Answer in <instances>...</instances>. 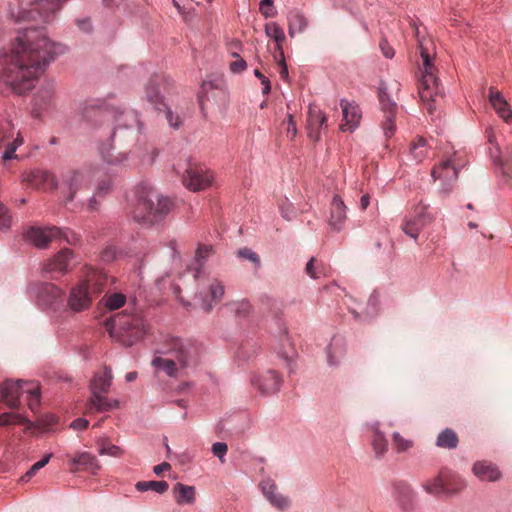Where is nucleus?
Instances as JSON below:
<instances>
[{"label":"nucleus","mask_w":512,"mask_h":512,"mask_svg":"<svg viewBox=\"0 0 512 512\" xmlns=\"http://www.w3.org/2000/svg\"><path fill=\"white\" fill-rule=\"evenodd\" d=\"M68 48L51 39L44 27H28L17 32L8 48L0 51V92L25 94Z\"/></svg>","instance_id":"nucleus-1"},{"label":"nucleus","mask_w":512,"mask_h":512,"mask_svg":"<svg viewBox=\"0 0 512 512\" xmlns=\"http://www.w3.org/2000/svg\"><path fill=\"white\" fill-rule=\"evenodd\" d=\"M136 204L131 214L135 222L152 226L164 220L174 208L172 199L155 193L150 184L142 182L134 189Z\"/></svg>","instance_id":"nucleus-2"},{"label":"nucleus","mask_w":512,"mask_h":512,"mask_svg":"<svg viewBox=\"0 0 512 512\" xmlns=\"http://www.w3.org/2000/svg\"><path fill=\"white\" fill-rule=\"evenodd\" d=\"M97 107L111 114L116 123L111 134L113 145L125 147L139 142L143 133V124L140 122L137 112L121 110L120 107L106 103V101Z\"/></svg>","instance_id":"nucleus-3"},{"label":"nucleus","mask_w":512,"mask_h":512,"mask_svg":"<svg viewBox=\"0 0 512 512\" xmlns=\"http://www.w3.org/2000/svg\"><path fill=\"white\" fill-rule=\"evenodd\" d=\"M107 277L101 271L92 270L86 278L74 285L67 298V308L71 312H84L92 306L93 301L103 291Z\"/></svg>","instance_id":"nucleus-4"},{"label":"nucleus","mask_w":512,"mask_h":512,"mask_svg":"<svg viewBox=\"0 0 512 512\" xmlns=\"http://www.w3.org/2000/svg\"><path fill=\"white\" fill-rule=\"evenodd\" d=\"M212 253V246L201 245L198 247L195 253V260L197 266L194 268V278L198 281V292L196 299L200 300V306L205 312H210L213 308L212 302L220 301L224 296V285L217 278L208 279L206 283H203L201 278V271L204 265V261Z\"/></svg>","instance_id":"nucleus-5"},{"label":"nucleus","mask_w":512,"mask_h":512,"mask_svg":"<svg viewBox=\"0 0 512 512\" xmlns=\"http://www.w3.org/2000/svg\"><path fill=\"white\" fill-rule=\"evenodd\" d=\"M148 333V326L139 313L127 314L126 311L111 319L110 334L124 346L130 347L141 341Z\"/></svg>","instance_id":"nucleus-6"},{"label":"nucleus","mask_w":512,"mask_h":512,"mask_svg":"<svg viewBox=\"0 0 512 512\" xmlns=\"http://www.w3.org/2000/svg\"><path fill=\"white\" fill-rule=\"evenodd\" d=\"M420 55L423 60L422 76L418 86V93L421 101L426 105L429 114L435 111V104L442 98V87L434 71L435 67L432 63L428 51L424 48L423 42L418 41Z\"/></svg>","instance_id":"nucleus-7"},{"label":"nucleus","mask_w":512,"mask_h":512,"mask_svg":"<svg viewBox=\"0 0 512 512\" xmlns=\"http://www.w3.org/2000/svg\"><path fill=\"white\" fill-rule=\"evenodd\" d=\"M166 353L173 355L175 360L171 358L154 357L152 366L157 370L165 372L169 377H175L177 375L176 361L182 367H186L191 363V346L184 344L181 339H172L171 347Z\"/></svg>","instance_id":"nucleus-8"},{"label":"nucleus","mask_w":512,"mask_h":512,"mask_svg":"<svg viewBox=\"0 0 512 512\" xmlns=\"http://www.w3.org/2000/svg\"><path fill=\"white\" fill-rule=\"evenodd\" d=\"M28 293L44 309L57 312L63 307L64 291L53 283H33L28 286Z\"/></svg>","instance_id":"nucleus-9"},{"label":"nucleus","mask_w":512,"mask_h":512,"mask_svg":"<svg viewBox=\"0 0 512 512\" xmlns=\"http://www.w3.org/2000/svg\"><path fill=\"white\" fill-rule=\"evenodd\" d=\"M212 181V173L204 165L196 163H189L182 177L183 185L193 192L207 189Z\"/></svg>","instance_id":"nucleus-10"},{"label":"nucleus","mask_w":512,"mask_h":512,"mask_svg":"<svg viewBox=\"0 0 512 512\" xmlns=\"http://www.w3.org/2000/svg\"><path fill=\"white\" fill-rule=\"evenodd\" d=\"M434 220V216L429 212V206L420 204L415 207L413 216L406 218L401 226L402 231L417 240L419 233Z\"/></svg>","instance_id":"nucleus-11"},{"label":"nucleus","mask_w":512,"mask_h":512,"mask_svg":"<svg viewBox=\"0 0 512 512\" xmlns=\"http://www.w3.org/2000/svg\"><path fill=\"white\" fill-rule=\"evenodd\" d=\"M258 488L264 499L276 510L286 511L291 506V499L278 491L276 482L270 477L263 478Z\"/></svg>","instance_id":"nucleus-12"},{"label":"nucleus","mask_w":512,"mask_h":512,"mask_svg":"<svg viewBox=\"0 0 512 512\" xmlns=\"http://www.w3.org/2000/svg\"><path fill=\"white\" fill-rule=\"evenodd\" d=\"M73 259V251L64 248L43 265V270L49 273L52 279H59L70 271Z\"/></svg>","instance_id":"nucleus-13"},{"label":"nucleus","mask_w":512,"mask_h":512,"mask_svg":"<svg viewBox=\"0 0 512 512\" xmlns=\"http://www.w3.org/2000/svg\"><path fill=\"white\" fill-rule=\"evenodd\" d=\"M282 382V378L275 370H266L251 377L252 386L262 395L277 393Z\"/></svg>","instance_id":"nucleus-14"},{"label":"nucleus","mask_w":512,"mask_h":512,"mask_svg":"<svg viewBox=\"0 0 512 512\" xmlns=\"http://www.w3.org/2000/svg\"><path fill=\"white\" fill-rule=\"evenodd\" d=\"M224 97L225 89L221 79L205 80L202 82L198 92V102L203 113L208 102L217 103Z\"/></svg>","instance_id":"nucleus-15"},{"label":"nucleus","mask_w":512,"mask_h":512,"mask_svg":"<svg viewBox=\"0 0 512 512\" xmlns=\"http://www.w3.org/2000/svg\"><path fill=\"white\" fill-rule=\"evenodd\" d=\"M14 136V128L9 120L0 122V148L5 147V151L2 154L4 160H10L15 158L16 149L22 145L23 139L20 134L17 133V137L10 141Z\"/></svg>","instance_id":"nucleus-16"},{"label":"nucleus","mask_w":512,"mask_h":512,"mask_svg":"<svg viewBox=\"0 0 512 512\" xmlns=\"http://www.w3.org/2000/svg\"><path fill=\"white\" fill-rule=\"evenodd\" d=\"M61 229L56 226L30 227L26 232V240L33 246L44 249L49 243L58 238Z\"/></svg>","instance_id":"nucleus-17"},{"label":"nucleus","mask_w":512,"mask_h":512,"mask_svg":"<svg viewBox=\"0 0 512 512\" xmlns=\"http://www.w3.org/2000/svg\"><path fill=\"white\" fill-rule=\"evenodd\" d=\"M347 220V206L339 195H334L329 209L328 225L331 231L341 232Z\"/></svg>","instance_id":"nucleus-18"},{"label":"nucleus","mask_w":512,"mask_h":512,"mask_svg":"<svg viewBox=\"0 0 512 512\" xmlns=\"http://www.w3.org/2000/svg\"><path fill=\"white\" fill-rule=\"evenodd\" d=\"M340 106L343 114L340 129L343 132H353L360 124L362 116L360 107L354 101H348L347 99H341Z\"/></svg>","instance_id":"nucleus-19"},{"label":"nucleus","mask_w":512,"mask_h":512,"mask_svg":"<svg viewBox=\"0 0 512 512\" xmlns=\"http://www.w3.org/2000/svg\"><path fill=\"white\" fill-rule=\"evenodd\" d=\"M26 381L6 380L0 385V400L5 402L10 408H16L20 397L25 393Z\"/></svg>","instance_id":"nucleus-20"},{"label":"nucleus","mask_w":512,"mask_h":512,"mask_svg":"<svg viewBox=\"0 0 512 512\" xmlns=\"http://www.w3.org/2000/svg\"><path fill=\"white\" fill-rule=\"evenodd\" d=\"M461 165L457 155L454 154L435 166L431 171V176L434 180L457 181Z\"/></svg>","instance_id":"nucleus-21"},{"label":"nucleus","mask_w":512,"mask_h":512,"mask_svg":"<svg viewBox=\"0 0 512 512\" xmlns=\"http://www.w3.org/2000/svg\"><path fill=\"white\" fill-rule=\"evenodd\" d=\"M323 127H327V117L317 106L310 105L307 116V136L318 141Z\"/></svg>","instance_id":"nucleus-22"},{"label":"nucleus","mask_w":512,"mask_h":512,"mask_svg":"<svg viewBox=\"0 0 512 512\" xmlns=\"http://www.w3.org/2000/svg\"><path fill=\"white\" fill-rule=\"evenodd\" d=\"M326 359L329 367H338L346 354V343L343 337L335 335L326 347Z\"/></svg>","instance_id":"nucleus-23"},{"label":"nucleus","mask_w":512,"mask_h":512,"mask_svg":"<svg viewBox=\"0 0 512 512\" xmlns=\"http://www.w3.org/2000/svg\"><path fill=\"white\" fill-rule=\"evenodd\" d=\"M465 486H466L465 481L459 480L457 488H450L449 486L446 487V480L443 478V475L441 473L440 475L436 476L435 478L427 481L423 485V488L425 489V491L427 493L438 496V495H442V494L457 493V492L461 491L462 489H464Z\"/></svg>","instance_id":"nucleus-24"},{"label":"nucleus","mask_w":512,"mask_h":512,"mask_svg":"<svg viewBox=\"0 0 512 512\" xmlns=\"http://www.w3.org/2000/svg\"><path fill=\"white\" fill-rule=\"evenodd\" d=\"M104 161L110 166H124L132 167L136 166L138 162L143 161V157L137 153L136 150H130L129 152H120L118 155H105L103 152Z\"/></svg>","instance_id":"nucleus-25"},{"label":"nucleus","mask_w":512,"mask_h":512,"mask_svg":"<svg viewBox=\"0 0 512 512\" xmlns=\"http://www.w3.org/2000/svg\"><path fill=\"white\" fill-rule=\"evenodd\" d=\"M489 101L499 117L506 123L512 122V110L501 92L494 91L493 88H490Z\"/></svg>","instance_id":"nucleus-26"},{"label":"nucleus","mask_w":512,"mask_h":512,"mask_svg":"<svg viewBox=\"0 0 512 512\" xmlns=\"http://www.w3.org/2000/svg\"><path fill=\"white\" fill-rule=\"evenodd\" d=\"M472 470L480 481L494 482L499 480L501 477V472L498 467L487 461L475 462Z\"/></svg>","instance_id":"nucleus-27"},{"label":"nucleus","mask_w":512,"mask_h":512,"mask_svg":"<svg viewBox=\"0 0 512 512\" xmlns=\"http://www.w3.org/2000/svg\"><path fill=\"white\" fill-rule=\"evenodd\" d=\"M113 379L112 369L104 366L103 371L96 372L90 382L91 394L107 393Z\"/></svg>","instance_id":"nucleus-28"},{"label":"nucleus","mask_w":512,"mask_h":512,"mask_svg":"<svg viewBox=\"0 0 512 512\" xmlns=\"http://www.w3.org/2000/svg\"><path fill=\"white\" fill-rule=\"evenodd\" d=\"M367 427L373 433L371 440L373 450L376 456L381 458L388 450V441L385 434L380 430V423L378 421L367 424Z\"/></svg>","instance_id":"nucleus-29"},{"label":"nucleus","mask_w":512,"mask_h":512,"mask_svg":"<svg viewBox=\"0 0 512 512\" xmlns=\"http://www.w3.org/2000/svg\"><path fill=\"white\" fill-rule=\"evenodd\" d=\"M71 463L91 472L93 475L98 474L101 469V464L97 457L86 451L77 453L72 458Z\"/></svg>","instance_id":"nucleus-30"},{"label":"nucleus","mask_w":512,"mask_h":512,"mask_svg":"<svg viewBox=\"0 0 512 512\" xmlns=\"http://www.w3.org/2000/svg\"><path fill=\"white\" fill-rule=\"evenodd\" d=\"M161 82V77L156 75L148 81L145 87V94L147 101L156 109L160 110L161 107H164L165 104L163 102V96L159 90V85Z\"/></svg>","instance_id":"nucleus-31"},{"label":"nucleus","mask_w":512,"mask_h":512,"mask_svg":"<svg viewBox=\"0 0 512 512\" xmlns=\"http://www.w3.org/2000/svg\"><path fill=\"white\" fill-rule=\"evenodd\" d=\"M288 33L293 38L297 33H302L308 26V20L304 13L296 8L291 9L287 15Z\"/></svg>","instance_id":"nucleus-32"},{"label":"nucleus","mask_w":512,"mask_h":512,"mask_svg":"<svg viewBox=\"0 0 512 512\" xmlns=\"http://www.w3.org/2000/svg\"><path fill=\"white\" fill-rule=\"evenodd\" d=\"M113 188L112 176L106 179L100 180L97 183L94 194L88 200V208L90 211H97L99 208V202L97 198H104L108 195Z\"/></svg>","instance_id":"nucleus-33"},{"label":"nucleus","mask_w":512,"mask_h":512,"mask_svg":"<svg viewBox=\"0 0 512 512\" xmlns=\"http://www.w3.org/2000/svg\"><path fill=\"white\" fill-rule=\"evenodd\" d=\"M489 142L492 145L490 150V156L494 162L495 165L499 166L501 169V172L504 176H506L508 179H512V158H506L505 160H502L500 156V150L498 145L493 144L492 137L489 138Z\"/></svg>","instance_id":"nucleus-34"},{"label":"nucleus","mask_w":512,"mask_h":512,"mask_svg":"<svg viewBox=\"0 0 512 512\" xmlns=\"http://www.w3.org/2000/svg\"><path fill=\"white\" fill-rule=\"evenodd\" d=\"M84 175L79 171H70L64 176V184L68 189L66 201H72L74 196L84 183Z\"/></svg>","instance_id":"nucleus-35"},{"label":"nucleus","mask_w":512,"mask_h":512,"mask_svg":"<svg viewBox=\"0 0 512 512\" xmlns=\"http://www.w3.org/2000/svg\"><path fill=\"white\" fill-rule=\"evenodd\" d=\"M104 394H91L89 402L92 409L98 412H108L118 407L119 401L117 399H108Z\"/></svg>","instance_id":"nucleus-36"},{"label":"nucleus","mask_w":512,"mask_h":512,"mask_svg":"<svg viewBox=\"0 0 512 512\" xmlns=\"http://www.w3.org/2000/svg\"><path fill=\"white\" fill-rule=\"evenodd\" d=\"M175 494V501L179 505L194 504L195 503V487L176 483L173 487Z\"/></svg>","instance_id":"nucleus-37"},{"label":"nucleus","mask_w":512,"mask_h":512,"mask_svg":"<svg viewBox=\"0 0 512 512\" xmlns=\"http://www.w3.org/2000/svg\"><path fill=\"white\" fill-rule=\"evenodd\" d=\"M458 442L457 434L452 429L446 428L438 434L436 446L451 450L457 447Z\"/></svg>","instance_id":"nucleus-38"},{"label":"nucleus","mask_w":512,"mask_h":512,"mask_svg":"<svg viewBox=\"0 0 512 512\" xmlns=\"http://www.w3.org/2000/svg\"><path fill=\"white\" fill-rule=\"evenodd\" d=\"M387 90H388V88H387L386 82L381 80L379 82V86H378L379 102H380L382 110L385 113H390L391 114V112H396L397 104H396V102L394 100H392L390 98V96L387 93Z\"/></svg>","instance_id":"nucleus-39"},{"label":"nucleus","mask_w":512,"mask_h":512,"mask_svg":"<svg viewBox=\"0 0 512 512\" xmlns=\"http://www.w3.org/2000/svg\"><path fill=\"white\" fill-rule=\"evenodd\" d=\"M265 33L276 42L279 55L283 56L282 43L285 40L283 28L276 22H270L265 25Z\"/></svg>","instance_id":"nucleus-40"},{"label":"nucleus","mask_w":512,"mask_h":512,"mask_svg":"<svg viewBox=\"0 0 512 512\" xmlns=\"http://www.w3.org/2000/svg\"><path fill=\"white\" fill-rule=\"evenodd\" d=\"M24 385L25 393L28 397V406L31 409V411L36 412L40 406V387L39 384L35 381L32 382H25Z\"/></svg>","instance_id":"nucleus-41"},{"label":"nucleus","mask_w":512,"mask_h":512,"mask_svg":"<svg viewBox=\"0 0 512 512\" xmlns=\"http://www.w3.org/2000/svg\"><path fill=\"white\" fill-rule=\"evenodd\" d=\"M135 488L139 492L154 491L158 494H164L169 489V484L164 480L138 481Z\"/></svg>","instance_id":"nucleus-42"},{"label":"nucleus","mask_w":512,"mask_h":512,"mask_svg":"<svg viewBox=\"0 0 512 512\" xmlns=\"http://www.w3.org/2000/svg\"><path fill=\"white\" fill-rule=\"evenodd\" d=\"M410 153L417 162H422L428 156L427 141L423 137H418L410 145Z\"/></svg>","instance_id":"nucleus-43"},{"label":"nucleus","mask_w":512,"mask_h":512,"mask_svg":"<svg viewBox=\"0 0 512 512\" xmlns=\"http://www.w3.org/2000/svg\"><path fill=\"white\" fill-rule=\"evenodd\" d=\"M97 444L100 456L121 457L124 454V450L120 446L111 444L104 439L99 440Z\"/></svg>","instance_id":"nucleus-44"},{"label":"nucleus","mask_w":512,"mask_h":512,"mask_svg":"<svg viewBox=\"0 0 512 512\" xmlns=\"http://www.w3.org/2000/svg\"><path fill=\"white\" fill-rule=\"evenodd\" d=\"M226 307L240 318L247 317L251 312V304L246 299L229 302Z\"/></svg>","instance_id":"nucleus-45"},{"label":"nucleus","mask_w":512,"mask_h":512,"mask_svg":"<svg viewBox=\"0 0 512 512\" xmlns=\"http://www.w3.org/2000/svg\"><path fill=\"white\" fill-rule=\"evenodd\" d=\"M26 423H30V421L22 414L14 412H4L0 414V427Z\"/></svg>","instance_id":"nucleus-46"},{"label":"nucleus","mask_w":512,"mask_h":512,"mask_svg":"<svg viewBox=\"0 0 512 512\" xmlns=\"http://www.w3.org/2000/svg\"><path fill=\"white\" fill-rule=\"evenodd\" d=\"M108 310H116L121 308L126 302V296L123 293H112L105 295L102 299Z\"/></svg>","instance_id":"nucleus-47"},{"label":"nucleus","mask_w":512,"mask_h":512,"mask_svg":"<svg viewBox=\"0 0 512 512\" xmlns=\"http://www.w3.org/2000/svg\"><path fill=\"white\" fill-rule=\"evenodd\" d=\"M377 306H378V297L376 295H371L368 300L366 312L364 315H361L360 313H358L356 310H353V309H350V311L354 315L355 319H367V318H371L374 315H376V313L378 311Z\"/></svg>","instance_id":"nucleus-48"},{"label":"nucleus","mask_w":512,"mask_h":512,"mask_svg":"<svg viewBox=\"0 0 512 512\" xmlns=\"http://www.w3.org/2000/svg\"><path fill=\"white\" fill-rule=\"evenodd\" d=\"M392 443L397 453L405 452L413 446V441L403 438L399 432L392 434Z\"/></svg>","instance_id":"nucleus-49"},{"label":"nucleus","mask_w":512,"mask_h":512,"mask_svg":"<svg viewBox=\"0 0 512 512\" xmlns=\"http://www.w3.org/2000/svg\"><path fill=\"white\" fill-rule=\"evenodd\" d=\"M51 456H52V454H50V453L46 454L41 460L34 463L29 468V470L25 473V475L21 477V481L22 482L29 481L40 469H42L49 463Z\"/></svg>","instance_id":"nucleus-50"},{"label":"nucleus","mask_w":512,"mask_h":512,"mask_svg":"<svg viewBox=\"0 0 512 512\" xmlns=\"http://www.w3.org/2000/svg\"><path fill=\"white\" fill-rule=\"evenodd\" d=\"M121 251L114 245H107L100 253V258L103 262L109 263L119 258Z\"/></svg>","instance_id":"nucleus-51"},{"label":"nucleus","mask_w":512,"mask_h":512,"mask_svg":"<svg viewBox=\"0 0 512 512\" xmlns=\"http://www.w3.org/2000/svg\"><path fill=\"white\" fill-rule=\"evenodd\" d=\"M395 112L385 113V120L382 123V130L386 138H390L394 135L396 126L394 123Z\"/></svg>","instance_id":"nucleus-52"},{"label":"nucleus","mask_w":512,"mask_h":512,"mask_svg":"<svg viewBox=\"0 0 512 512\" xmlns=\"http://www.w3.org/2000/svg\"><path fill=\"white\" fill-rule=\"evenodd\" d=\"M259 10L265 18H272L277 14L273 0H261Z\"/></svg>","instance_id":"nucleus-53"},{"label":"nucleus","mask_w":512,"mask_h":512,"mask_svg":"<svg viewBox=\"0 0 512 512\" xmlns=\"http://www.w3.org/2000/svg\"><path fill=\"white\" fill-rule=\"evenodd\" d=\"M280 214L282 218L286 221H292L296 217V209L294 205L290 202L282 203L279 207Z\"/></svg>","instance_id":"nucleus-54"},{"label":"nucleus","mask_w":512,"mask_h":512,"mask_svg":"<svg viewBox=\"0 0 512 512\" xmlns=\"http://www.w3.org/2000/svg\"><path fill=\"white\" fill-rule=\"evenodd\" d=\"M12 217L9 210L0 202V230H7L11 226Z\"/></svg>","instance_id":"nucleus-55"},{"label":"nucleus","mask_w":512,"mask_h":512,"mask_svg":"<svg viewBox=\"0 0 512 512\" xmlns=\"http://www.w3.org/2000/svg\"><path fill=\"white\" fill-rule=\"evenodd\" d=\"M233 57H237L238 59L230 64V70L232 73L240 74L247 68V63L244 59L240 58L239 54L233 52L231 54Z\"/></svg>","instance_id":"nucleus-56"},{"label":"nucleus","mask_w":512,"mask_h":512,"mask_svg":"<svg viewBox=\"0 0 512 512\" xmlns=\"http://www.w3.org/2000/svg\"><path fill=\"white\" fill-rule=\"evenodd\" d=\"M227 451H228V446L224 442H215L212 445L213 454L216 457H218L222 463H224V461H225V456L227 454Z\"/></svg>","instance_id":"nucleus-57"},{"label":"nucleus","mask_w":512,"mask_h":512,"mask_svg":"<svg viewBox=\"0 0 512 512\" xmlns=\"http://www.w3.org/2000/svg\"><path fill=\"white\" fill-rule=\"evenodd\" d=\"M57 239H63L68 244L76 245L79 243L80 237L70 229H61V233Z\"/></svg>","instance_id":"nucleus-58"},{"label":"nucleus","mask_w":512,"mask_h":512,"mask_svg":"<svg viewBox=\"0 0 512 512\" xmlns=\"http://www.w3.org/2000/svg\"><path fill=\"white\" fill-rule=\"evenodd\" d=\"M238 255L241 257V258H244V259H247L249 261H251L252 263H254L256 266H259L260 265V258L259 256L254 252L252 251L251 249L249 248H243V249H240L238 251Z\"/></svg>","instance_id":"nucleus-59"},{"label":"nucleus","mask_w":512,"mask_h":512,"mask_svg":"<svg viewBox=\"0 0 512 512\" xmlns=\"http://www.w3.org/2000/svg\"><path fill=\"white\" fill-rule=\"evenodd\" d=\"M39 176H40L41 180L49 188L55 189L58 186L55 176L52 173H50L48 171H42V172H39Z\"/></svg>","instance_id":"nucleus-60"},{"label":"nucleus","mask_w":512,"mask_h":512,"mask_svg":"<svg viewBox=\"0 0 512 512\" xmlns=\"http://www.w3.org/2000/svg\"><path fill=\"white\" fill-rule=\"evenodd\" d=\"M286 133H287V137L290 138V139H294L296 134H297V127H296V123L294 121V118H293L292 114H288V116H287V130H286Z\"/></svg>","instance_id":"nucleus-61"},{"label":"nucleus","mask_w":512,"mask_h":512,"mask_svg":"<svg viewBox=\"0 0 512 512\" xmlns=\"http://www.w3.org/2000/svg\"><path fill=\"white\" fill-rule=\"evenodd\" d=\"M254 75L259 79V81H261V84L263 85L262 93L267 95L271 90L269 79L265 77L258 69L254 70Z\"/></svg>","instance_id":"nucleus-62"},{"label":"nucleus","mask_w":512,"mask_h":512,"mask_svg":"<svg viewBox=\"0 0 512 512\" xmlns=\"http://www.w3.org/2000/svg\"><path fill=\"white\" fill-rule=\"evenodd\" d=\"M440 181H441V185L439 188L440 195H442L444 197L449 196L454 188L456 181H445V180H440Z\"/></svg>","instance_id":"nucleus-63"},{"label":"nucleus","mask_w":512,"mask_h":512,"mask_svg":"<svg viewBox=\"0 0 512 512\" xmlns=\"http://www.w3.org/2000/svg\"><path fill=\"white\" fill-rule=\"evenodd\" d=\"M379 47H380L385 58L392 59L394 57V54H395L394 49L389 45L387 40L382 39L380 41Z\"/></svg>","instance_id":"nucleus-64"}]
</instances>
